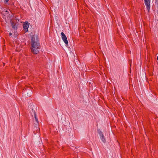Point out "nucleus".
<instances>
[{"label":"nucleus","instance_id":"f257e3e1","mask_svg":"<svg viewBox=\"0 0 158 158\" xmlns=\"http://www.w3.org/2000/svg\"><path fill=\"white\" fill-rule=\"evenodd\" d=\"M31 52L34 54H36L39 53V50L41 46L40 43L39 38L37 35H33L31 37Z\"/></svg>","mask_w":158,"mask_h":158},{"label":"nucleus","instance_id":"f03ea898","mask_svg":"<svg viewBox=\"0 0 158 158\" xmlns=\"http://www.w3.org/2000/svg\"><path fill=\"white\" fill-rule=\"evenodd\" d=\"M144 1L147 9L148 11V12L149 13L150 8L151 0H144Z\"/></svg>","mask_w":158,"mask_h":158},{"label":"nucleus","instance_id":"7ed1b4c3","mask_svg":"<svg viewBox=\"0 0 158 158\" xmlns=\"http://www.w3.org/2000/svg\"><path fill=\"white\" fill-rule=\"evenodd\" d=\"M29 27V25L28 23L27 22V23H25L23 24V28L25 30V31L26 32L28 31V29Z\"/></svg>","mask_w":158,"mask_h":158},{"label":"nucleus","instance_id":"20e7f679","mask_svg":"<svg viewBox=\"0 0 158 158\" xmlns=\"http://www.w3.org/2000/svg\"><path fill=\"white\" fill-rule=\"evenodd\" d=\"M11 25L13 28H14L15 29H17V27L16 26V24H15L14 22H12L11 23Z\"/></svg>","mask_w":158,"mask_h":158},{"label":"nucleus","instance_id":"39448f33","mask_svg":"<svg viewBox=\"0 0 158 158\" xmlns=\"http://www.w3.org/2000/svg\"><path fill=\"white\" fill-rule=\"evenodd\" d=\"M38 123L35 124V127H34V130H36V131H37L38 132V131L40 129V128L39 127H38Z\"/></svg>","mask_w":158,"mask_h":158},{"label":"nucleus","instance_id":"423d86ee","mask_svg":"<svg viewBox=\"0 0 158 158\" xmlns=\"http://www.w3.org/2000/svg\"><path fill=\"white\" fill-rule=\"evenodd\" d=\"M61 35L62 39H64L65 38H67V37L64 34V33L63 32H62L61 33Z\"/></svg>","mask_w":158,"mask_h":158},{"label":"nucleus","instance_id":"0eeeda50","mask_svg":"<svg viewBox=\"0 0 158 158\" xmlns=\"http://www.w3.org/2000/svg\"><path fill=\"white\" fill-rule=\"evenodd\" d=\"M100 139L103 143H105L106 142V140L103 135L100 136Z\"/></svg>","mask_w":158,"mask_h":158},{"label":"nucleus","instance_id":"6e6552de","mask_svg":"<svg viewBox=\"0 0 158 158\" xmlns=\"http://www.w3.org/2000/svg\"><path fill=\"white\" fill-rule=\"evenodd\" d=\"M2 14H3L4 15H7L8 13H9V11L7 10H6L5 11H2Z\"/></svg>","mask_w":158,"mask_h":158},{"label":"nucleus","instance_id":"1a4fd4ad","mask_svg":"<svg viewBox=\"0 0 158 158\" xmlns=\"http://www.w3.org/2000/svg\"><path fill=\"white\" fill-rule=\"evenodd\" d=\"M62 40L67 45L68 44V42L67 40V38L63 39Z\"/></svg>","mask_w":158,"mask_h":158},{"label":"nucleus","instance_id":"9d476101","mask_svg":"<svg viewBox=\"0 0 158 158\" xmlns=\"http://www.w3.org/2000/svg\"><path fill=\"white\" fill-rule=\"evenodd\" d=\"M34 116L35 117V121L37 123H38L39 121H38V120L37 118V117L36 116V114H35V116Z\"/></svg>","mask_w":158,"mask_h":158},{"label":"nucleus","instance_id":"9b49d317","mask_svg":"<svg viewBox=\"0 0 158 158\" xmlns=\"http://www.w3.org/2000/svg\"><path fill=\"white\" fill-rule=\"evenodd\" d=\"M35 114H36L35 111L34 110H33V109H32V112H31V114L32 115H33V114L35 116Z\"/></svg>","mask_w":158,"mask_h":158},{"label":"nucleus","instance_id":"f8f14e48","mask_svg":"<svg viewBox=\"0 0 158 158\" xmlns=\"http://www.w3.org/2000/svg\"><path fill=\"white\" fill-rule=\"evenodd\" d=\"M98 133L99 134V135L100 136H102V135H103L102 133V132L101 131H100L99 132H98Z\"/></svg>","mask_w":158,"mask_h":158},{"label":"nucleus","instance_id":"ddd939ff","mask_svg":"<svg viewBox=\"0 0 158 158\" xmlns=\"http://www.w3.org/2000/svg\"><path fill=\"white\" fill-rule=\"evenodd\" d=\"M155 3L158 5V0H156Z\"/></svg>","mask_w":158,"mask_h":158},{"label":"nucleus","instance_id":"4468645a","mask_svg":"<svg viewBox=\"0 0 158 158\" xmlns=\"http://www.w3.org/2000/svg\"><path fill=\"white\" fill-rule=\"evenodd\" d=\"M9 1V0H4V2H8V1Z\"/></svg>","mask_w":158,"mask_h":158},{"label":"nucleus","instance_id":"2eb2a0df","mask_svg":"<svg viewBox=\"0 0 158 158\" xmlns=\"http://www.w3.org/2000/svg\"><path fill=\"white\" fill-rule=\"evenodd\" d=\"M12 35V33H11V32L10 33H9V36H10V35Z\"/></svg>","mask_w":158,"mask_h":158},{"label":"nucleus","instance_id":"dca6fc26","mask_svg":"<svg viewBox=\"0 0 158 158\" xmlns=\"http://www.w3.org/2000/svg\"><path fill=\"white\" fill-rule=\"evenodd\" d=\"M3 66H4L5 65V64L4 63H3Z\"/></svg>","mask_w":158,"mask_h":158},{"label":"nucleus","instance_id":"f3484780","mask_svg":"<svg viewBox=\"0 0 158 158\" xmlns=\"http://www.w3.org/2000/svg\"><path fill=\"white\" fill-rule=\"evenodd\" d=\"M157 60H158V56L157 57Z\"/></svg>","mask_w":158,"mask_h":158}]
</instances>
